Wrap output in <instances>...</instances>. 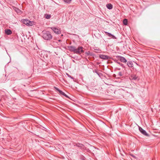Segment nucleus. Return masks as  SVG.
Masks as SVG:
<instances>
[{
	"mask_svg": "<svg viewBox=\"0 0 160 160\" xmlns=\"http://www.w3.org/2000/svg\"><path fill=\"white\" fill-rule=\"evenodd\" d=\"M42 37L45 40H49L52 38V36L48 31H45L43 33Z\"/></svg>",
	"mask_w": 160,
	"mask_h": 160,
	"instance_id": "f257e3e1",
	"label": "nucleus"
},
{
	"mask_svg": "<svg viewBox=\"0 0 160 160\" xmlns=\"http://www.w3.org/2000/svg\"><path fill=\"white\" fill-rule=\"evenodd\" d=\"M22 21L23 24H25L28 26H32L33 23V22H31L26 19L22 20Z\"/></svg>",
	"mask_w": 160,
	"mask_h": 160,
	"instance_id": "f03ea898",
	"label": "nucleus"
},
{
	"mask_svg": "<svg viewBox=\"0 0 160 160\" xmlns=\"http://www.w3.org/2000/svg\"><path fill=\"white\" fill-rule=\"evenodd\" d=\"M83 47L81 46L78 47L77 48H76L75 53L77 54H80L81 52H83L84 50L83 49Z\"/></svg>",
	"mask_w": 160,
	"mask_h": 160,
	"instance_id": "7ed1b4c3",
	"label": "nucleus"
},
{
	"mask_svg": "<svg viewBox=\"0 0 160 160\" xmlns=\"http://www.w3.org/2000/svg\"><path fill=\"white\" fill-rule=\"evenodd\" d=\"M50 28L55 33L57 34H59L61 33V31H60V29L59 28L55 27H52Z\"/></svg>",
	"mask_w": 160,
	"mask_h": 160,
	"instance_id": "20e7f679",
	"label": "nucleus"
},
{
	"mask_svg": "<svg viewBox=\"0 0 160 160\" xmlns=\"http://www.w3.org/2000/svg\"><path fill=\"white\" fill-rule=\"evenodd\" d=\"M116 58L117 59L119 60L122 62L125 63L127 62V60L124 57L119 56H116Z\"/></svg>",
	"mask_w": 160,
	"mask_h": 160,
	"instance_id": "39448f33",
	"label": "nucleus"
},
{
	"mask_svg": "<svg viewBox=\"0 0 160 160\" xmlns=\"http://www.w3.org/2000/svg\"><path fill=\"white\" fill-rule=\"evenodd\" d=\"M139 130L140 132L143 135L146 136H148V134L147 133L146 131L145 130H143L142 128L139 126Z\"/></svg>",
	"mask_w": 160,
	"mask_h": 160,
	"instance_id": "423d86ee",
	"label": "nucleus"
},
{
	"mask_svg": "<svg viewBox=\"0 0 160 160\" xmlns=\"http://www.w3.org/2000/svg\"><path fill=\"white\" fill-rule=\"evenodd\" d=\"M54 88L57 91H58L59 94L61 95H62L66 97H68V96L66 94H65L64 92H63L62 91L59 90L58 88H56V87H54Z\"/></svg>",
	"mask_w": 160,
	"mask_h": 160,
	"instance_id": "0eeeda50",
	"label": "nucleus"
},
{
	"mask_svg": "<svg viewBox=\"0 0 160 160\" xmlns=\"http://www.w3.org/2000/svg\"><path fill=\"white\" fill-rule=\"evenodd\" d=\"M99 57L100 58L104 60H108V59L109 58V57L108 56L102 54L99 55Z\"/></svg>",
	"mask_w": 160,
	"mask_h": 160,
	"instance_id": "6e6552de",
	"label": "nucleus"
},
{
	"mask_svg": "<svg viewBox=\"0 0 160 160\" xmlns=\"http://www.w3.org/2000/svg\"><path fill=\"white\" fill-rule=\"evenodd\" d=\"M106 35L108 37H111V38L114 39H116L117 38L113 35L111 34V33L107 32H104Z\"/></svg>",
	"mask_w": 160,
	"mask_h": 160,
	"instance_id": "1a4fd4ad",
	"label": "nucleus"
},
{
	"mask_svg": "<svg viewBox=\"0 0 160 160\" xmlns=\"http://www.w3.org/2000/svg\"><path fill=\"white\" fill-rule=\"evenodd\" d=\"M69 50L71 52H73L75 53L76 50V47L74 46H71L68 47Z\"/></svg>",
	"mask_w": 160,
	"mask_h": 160,
	"instance_id": "9d476101",
	"label": "nucleus"
},
{
	"mask_svg": "<svg viewBox=\"0 0 160 160\" xmlns=\"http://www.w3.org/2000/svg\"><path fill=\"white\" fill-rule=\"evenodd\" d=\"M127 64L129 68H132L133 67V62L132 61H128Z\"/></svg>",
	"mask_w": 160,
	"mask_h": 160,
	"instance_id": "9b49d317",
	"label": "nucleus"
},
{
	"mask_svg": "<svg viewBox=\"0 0 160 160\" xmlns=\"http://www.w3.org/2000/svg\"><path fill=\"white\" fill-rule=\"evenodd\" d=\"M5 33L8 35H10L12 33V31L9 29H5Z\"/></svg>",
	"mask_w": 160,
	"mask_h": 160,
	"instance_id": "f8f14e48",
	"label": "nucleus"
},
{
	"mask_svg": "<svg viewBox=\"0 0 160 160\" xmlns=\"http://www.w3.org/2000/svg\"><path fill=\"white\" fill-rule=\"evenodd\" d=\"M114 61L117 63L119 65H120V66H121L122 68H124L125 67L124 65L122 63L120 62H118V60L115 59V60H114Z\"/></svg>",
	"mask_w": 160,
	"mask_h": 160,
	"instance_id": "ddd939ff",
	"label": "nucleus"
},
{
	"mask_svg": "<svg viewBox=\"0 0 160 160\" xmlns=\"http://www.w3.org/2000/svg\"><path fill=\"white\" fill-rule=\"evenodd\" d=\"M14 10L18 14H20L21 13V11L18 8H16L14 7L13 8Z\"/></svg>",
	"mask_w": 160,
	"mask_h": 160,
	"instance_id": "4468645a",
	"label": "nucleus"
},
{
	"mask_svg": "<svg viewBox=\"0 0 160 160\" xmlns=\"http://www.w3.org/2000/svg\"><path fill=\"white\" fill-rule=\"evenodd\" d=\"M107 8L109 9H111L112 8V5L111 3H109L106 5Z\"/></svg>",
	"mask_w": 160,
	"mask_h": 160,
	"instance_id": "2eb2a0df",
	"label": "nucleus"
},
{
	"mask_svg": "<svg viewBox=\"0 0 160 160\" xmlns=\"http://www.w3.org/2000/svg\"><path fill=\"white\" fill-rule=\"evenodd\" d=\"M131 78L132 79L136 80L137 79L138 77L136 75H133L131 76Z\"/></svg>",
	"mask_w": 160,
	"mask_h": 160,
	"instance_id": "dca6fc26",
	"label": "nucleus"
},
{
	"mask_svg": "<svg viewBox=\"0 0 160 160\" xmlns=\"http://www.w3.org/2000/svg\"><path fill=\"white\" fill-rule=\"evenodd\" d=\"M44 16L45 18L47 19H50L51 17V15L50 14H45Z\"/></svg>",
	"mask_w": 160,
	"mask_h": 160,
	"instance_id": "f3484780",
	"label": "nucleus"
},
{
	"mask_svg": "<svg viewBox=\"0 0 160 160\" xmlns=\"http://www.w3.org/2000/svg\"><path fill=\"white\" fill-rule=\"evenodd\" d=\"M76 145L78 147H80V148H82L83 146L82 144L79 143L76 144Z\"/></svg>",
	"mask_w": 160,
	"mask_h": 160,
	"instance_id": "a211bd4d",
	"label": "nucleus"
},
{
	"mask_svg": "<svg viewBox=\"0 0 160 160\" xmlns=\"http://www.w3.org/2000/svg\"><path fill=\"white\" fill-rule=\"evenodd\" d=\"M123 23L125 25H127L128 24V21L127 19H124L123 20Z\"/></svg>",
	"mask_w": 160,
	"mask_h": 160,
	"instance_id": "6ab92c4d",
	"label": "nucleus"
},
{
	"mask_svg": "<svg viewBox=\"0 0 160 160\" xmlns=\"http://www.w3.org/2000/svg\"><path fill=\"white\" fill-rule=\"evenodd\" d=\"M72 0H64V2L67 3L69 4L70 3Z\"/></svg>",
	"mask_w": 160,
	"mask_h": 160,
	"instance_id": "aec40b11",
	"label": "nucleus"
},
{
	"mask_svg": "<svg viewBox=\"0 0 160 160\" xmlns=\"http://www.w3.org/2000/svg\"><path fill=\"white\" fill-rule=\"evenodd\" d=\"M118 75L120 76V77H121L122 76V73L121 72H118Z\"/></svg>",
	"mask_w": 160,
	"mask_h": 160,
	"instance_id": "412c9836",
	"label": "nucleus"
},
{
	"mask_svg": "<svg viewBox=\"0 0 160 160\" xmlns=\"http://www.w3.org/2000/svg\"><path fill=\"white\" fill-rule=\"evenodd\" d=\"M67 76H68V77L70 78H72V79H74L71 76H70L69 74H67Z\"/></svg>",
	"mask_w": 160,
	"mask_h": 160,
	"instance_id": "4be33fe9",
	"label": "nucleus"
},
{
	"mask_svg": "<svg viewBox=\"0 0 160 160\" xmlns=\"http://www.w3.org/2000/svg\"><path fill=\"white\" fill-rule=\"evenodd\" d=\"M85 53L87 55H89L90 54V52L88 51V52H85Z\"/></svg>",
	"mask_w": 160,
	"mask_h": 160,
	"instance_id": "5701e85b",
	"label": "nucleus"
},
{
	"mask_svg": "<svg viewBox=\"0 0 160 160\" xmlns=\"http://www.w3.org/2000/svg\"><path fill=\"white\" fill-rule=\"evenodd\" d=\"M116 69H117V70H121V68H116Z\"/></svg>",
	"mask_w": 160,
	"mask_h": 160,
	"instance_id": "b1692460",
	"label": "nucleus"
},
{
	"mask_svg": "<svg viewBox=\"0 0 160 160\" xmlns=\"http://www.w3.org/2000/svg\"><path fill=\"white\" fill-rule=\"evenodd\" d=\"M58 42H61V40H58Z\"/></svg>",
	"mask_w": 160,
	"mask_h": 160,
	"instance_id": "393cba45",
	"label": "nucleus"
}]
</instances>
